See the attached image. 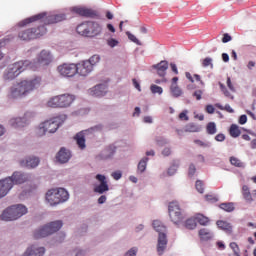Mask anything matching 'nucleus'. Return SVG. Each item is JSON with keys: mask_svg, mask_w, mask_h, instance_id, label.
Segmentation results:
<instances>
[{"mask_svg": "<svg viewBox=\"0 0 256 256\" xmlns=\"http://www.w3.org/2000/svg\"><path fill=\"white\" fill-rule=\"evenodd\" d=\"M57 70L62 77H75L77 75V64L64 63L58 66Z\"/></svg>", "mask_w": 256, "mask_h": 256, "instance_id": "12", "label": "nucleus"}, {"mask_svg": "<svg viewBox=\"0 0 256 256\" xmlns=\"http://www.w3.org/2000/svg\"><path fill=\"white\" fill-rule=\"evenodd\" d=\"M230 164L234 167L243 168L245 167V163H243L239 158L235 156L230 157Z\"/></svg>", "mask_w": 256, "mask_h": 256, "instance_id": "35", "label": "nucleus"}, {"mask_svg": "<svg viewBox=\"0 0 256 256\" xmlns=\"http://www.w3.org/2000/svg\"><path fill=\"white\" fill-rule=\"evenodd\" d=\"M177 169H179V164L177 165H172L169 169H168V175H175V173H177Z\"/></svg>", "mask_w": 256, "mask_h": 256, "instance_id": "50", "label": "nucleus"}, {"mask_svg": "<svg viewBox=\"0 0 256 256\" xmlns=\"http://www.w3.org/2000/svg\"><path fill=\"white\" fill-rule=\"evenodd\" d=\"M73 101H75V95L62 94L50 98L47 102V107H51L52 109H65L66 107H70Z\"/></svg>", "mask_w": 256, "mask_h": 256, "instance_id": "4", "label": "nucleus"}, {"mask_svg": "<svg viewBox=\"0 0 256 256\" xmlns=\"http://www.w3.org/2000/svg\"><path fill=\"white\" fill-rule=\"evenodd\" d=\"M27 68L33 69V64L29 63V61L16 62L7 68L3 77L6 81H13V79L19 77Z\"/></svg>", "mask_w": 256, "mask_h": 256, "instance_id": "3", "label": "nucleus"}, {"mask_svg": "<svg viewBox=\"0 0 256 256\" xmlns=\"http://www.w3.org/2000/svg\"><path fill=\"white\" fill-rule=\"evenodd\" d=\"M53 61V56L51 55V52L47 50H42L38 56L36 63L30 62L32 64V69H35V67H41L47 66Z\"/></svg>", "mask_w": 256, "mask_h": 256, "instance_id": "11", "label": "nucleus"}, {"mask_svg": "<svg viewBox=\"0 0 256 256\" xmlns=\"http://www.w3.org/2000/svg\"><path fill=\"white\" fill-rule=\"evenodd\" d=\"M11 213H12V219H14L16 221V219H19L20 217H22V213L17 212V209L15 208V206H11Z\"/></svg>", "mask_w": 256, "mask_h": 256, "instance_id": "46", "label": "nucleus"}, {"mask_svg": "<svg viewBox=\"0 0 256 256\" xmlns=\"http://www.w3.org/2000/svg\"><path fill=\"white\" fill-rule=\"evenodd\" d=\"M149 161V158L145 157L138 163V173L145 172V169H147V162Z\"/></svg>", "mask_w": 256, "mask_h": 256, "instance_id": "38", "label": "nucleus"}, {"mask_svg": "<svg viewBox=\"0 0 256 256\" xmlns=\"http://www.w3.org/2000/svg\"><path fill=\"white\" fill-rule=\"evenodd\" d=\"M99 61H101V57H99V55H93L89 60H86L87 63H90L92 69L95 67L96 63H99Z\"/></svg>", "mask_w": 256, "mask_h": 256, "instance_id": "40", "label": "nucleus"}, {"mask_svg": "<svg viewBox=\"0 0 256 256\" xmlns=\"http://www.w3.org/2000/svg\"><path fill=\"white\" fill-rule=\"evenodd\" d=\"M103 31V28L101 25L97 22H91L88 21V37H97L98 35H101V32Z\"/></svg>", "mask_w": 256, "mask_h": 256, "instance_id": "21", "label": "nucleus"}, {"mask_svg": "<svg viewBox=\"0 0 256 256\" xmlns=\"http://www.w3.org/2000/svg\"><path fill=\"white\" fill-rule=\"evenodd\" d=\"M185 227L186 229H195V227H197V221L195 220V218L187 219L185 222Z\"/></svg>", "mask_w": 256, "mask_h": 256, "instance_id": "39", "label": "nucleus"}, {"mask_svg": "<svg viewBox=\"0 0 256 256\" xmlns=\"http://www.w3.org/2000/svg\"><path fill=\"white\" fill-rule=\"evenodd\" d=\"M230 247L232 251H234L235 255L239 256V245H237L235 242H231Z\"/></svg>", "mask_w": 256, "mask_h": 256, "instance_id": "51", "label": "nucleus"}, {"mask_svg": "<svg viewBox=\"0 0 256 256\" xmlns=\"http://www.w3.org/2000/svg\"><path fill=\"white\" fill-rule=\"evenodd\" d=\"M220 209H223V211H227V213H231L232 211H235V204H233L232 202L222 203L220 204Z\"/></svg>", "mask_w": 256, "mask_h": 256, "instance_id": "36", "label": "nucleus"}, {"mask_svg": "<svg viewBox=\"0 0 256 256\" xmlns=\"http://www.w3.org/2000/svg\"><path fill=\"white\" fill-rule=\"evenodd\" d=\"M206 113H209V115H213V113H215V107H213V105H211V104L207 105Z\"/></svg>", "mask_w": 256, "mask_h": 256, "instance_id": "57", "label": "nucleus"}, {"mask_svg": "<svg viewBox=\"0 0 256 256\" xmlns=\"http://www.w3.org/2000/svg\"><path fill=\"white\" fill-rule=\"evenodd\" d=\"M91 95L94 97H103L107 93V85L99 84L90 90Z\"/></svg>", "mask_w": 256, "mask_h": 256, "instance_id": "23", "label": "nucleus"}, {"mask_svg": "<svg viewBox=\"0 0 256 256\" xmlns=\"http://www.w3.org/2000/svg\"><path fill=\"white\" fill-rule=\"evenodd\" d=\"M206 133L208 135H215L217 133V124L215 122H209L206 126Z\"/></svg>", "mask_w": 256, "mask_h": 256, "instance_id": "34", "label": "nucleus"}, {"mask_svg": "<svg viewBox=\"0 0 256 256\" xmlns=\"http://www.w3.org/2000/svg\"><path fill=\"white\" fill-rule=\"evenodd\" d=\"M71 13H75L80 17H90L95 19V17H99V13L93 9L81 7V6H74L70 8Z\"/></svg>", "mask_w": 256, "mask_h": 256, "instance_id": "13", "label": "nucleus"}, {"mask_svg": "<svg viewBox=\"0 0 256 256\" xmlns=\"http://www.w3.org/2000/svg\"><path fill=\"white\" fill-rule=\"evenodd\" d=\"M201 241H209L213 238V234L207 228H202L198 233Z\"/></svg>", "mask_w": 256, "mask_h": 256, "instance_id": "27", "label": "nucleus"}, {"mask_svg": "<svg viewBox=\"0 0 256 256\" xmlns=\"http://www.w3.org/2000/svg\"><path fill=\"white\" fill-rule=\"evenodd\" d=\"M87 135V130L78 132L74 136V140L76 141V144L78 145L79 149L83 150L87 145L85 144V136Z\"/></svg>", "mask_w": 256, "mask_h": 256, "instance_id": "24", "label": "nucleus"}, {"mask_svg": "<svg viewBox=\"0 0 256 256\" xmlns=\"http://www.w3.org/2000/svg\"><path fill=\"white\" fill-rule=\"evenodd\" d=\"M227 87L230 89V91H235V87L233 86V83L231 82V77L227 78Z\"/></svg>", "mask_w": 256, "mask_h": 256, "instance_id": "61", "label": "nucleus"}, {"mask_svg": "<svg viewBox=\"0 0 256 256\" xmlns=\"http://www.w3.org/2000/svg\"><path fill=\"white\" fill-rule=\"evenodd\" d=\"M216 225L219 227V229L226 231V233H231L233 231V226H231V224L227 221L218 220Z\"/></svg>", "mask_w": 256, "mask_h": 256, "instance_id": "28", "label": "nucleus"}, {"mask_svg": "<svg viewBox=\"0 0 256 256\" xmlns=\"http://www.w3.org/2000/svg\"><path fill=\"white\" fill-rule=\"evenodd\" d=\"M124 256H137V248L133 247Z\"/></svg>", "mask_w": 256, "mask_h": 256, "instance_id": "54", "label": "nucleus"}, {"mask_svg": "<svg viewBox=\"0 0 256 256\" xmlns=\"http://www.w3.org/2000/svg\"><path fill=\"white\" fill-rule=\"evenodd\" d=\"M179 119H181V121H189V116H187V110L179 114Z\"/></svg>", "mask_w": 256, "mask_h": 256, "instance_id": "56", "label": "nucleus"}, {"mask_svg": "<svg viewBox=\"0 0 256 256\" xmlns=\"http://www.w3.org/2000/svg\"><path fill=\"white\" fill-rule=\"evenodd\" d=\"M96 179L100 182V184L94 187V193L103 195V193L109 191V184H107V178L105 175L98 174L96 175Z\"/></svg>", "mask_w": 256, "mask_h": 256, "instance_id": "16", "label": "nucleus"}, {"mask_svg": "<svg viewBox=\"0 0 256 256\" xmlns=\"http://www.w3.org/2000/svg\"><path fill=\"white\" fill-rule=\"evenodd\" d=\"M63 227V222L58 220L54 222H50L46 224L39 230L34 232V239H43V237H49V235H53V233H57L59 229Z\"/></svg>", "mask_w": 256, "mask_h": 256, "instance_id": "8", "label": "nucleus"}, {"mask_svg": "<svg viewBox=\"0 0 256 256\" xmlns=\"http://www.w3.org/2000/svg\"><path fill=\"white\" fill-rule=\"evenodd\" d=\"M33 117V114L30 112H27L23 118H13L10 120V125L14 127L15 129H19L21 127H25V125H28L29 119Z\"/></svg>", "mask_w": 256, "mask_h": 256, "instance_id": "18", "label": "nucleus"}, {"mask_svg": "<svg viewBox=\"0 0 256 256\" xmlns=\"http://www.w3.org/2000/svg\"><path fill=\"white\" fill-rule=\"evenodd\" d=\"M220 89L221 91L224 93L225 97H230V99H233V96L231 95V92H229L227 90V88L225 87V85L220 83Z\"/></svg>", "mask_w": 256, "mask_h": 256, "instance_id": "48", "label": "nucleus"}, {"mask_svg": "<svg viewBox=\"0 0 256 256\" xmlns=\"http://www.w3.org/2000/svg\"><path fill=\"white\" fill-rule=\"evenodd\" d=\"M127 35L130 41H132L133 43H136V45H139V39H137L135 35L131 34V32H127Z\"/></svg>", "mask_w": 256, "mask_h": 256, "instance_id": "52", "label": "nucleus"}, {"mask_svg": "<svg viewBox=\"0 0 256 256\" xmlns=\"http://www.w3.org/2000/svg\"><path fill=\"white\" fill-rule=\"evenodd\" d=\"M17 213H22L23 215H26L27 213V207H25L24 205L18 204V205H14Z\"/></svg>", "mask_w": 256, "mask_h": 256, "instance_id": "44", "label": "nucleus"}, {"mask_svg": "<svg viewBox=\"0 0 256 256\" xmlns=\"http://www.w3.org/2000/svg\"><path fill=\"white\" fill-rule=\"evenodd\" d=\"M41 83H43L41 76H32L31 78L20 80L9 88L8 99L27 97V95H31L33 91H37V89L41 87Z\"/></svg>", "mask_w": 256, "mask_h": 256, "instance_id": "1", "label": "nucleus"}, {"mask_svg": "<svg viewBox=\"0 0 256 256\" xmlns=\"http://www.w3.org/2000/svg\"><path fill=\"white\" fill-rule=\"evenodd\" d=\"M153 228L159 233L157 244L158 255H163L165 249H167V227L161 221L154 220Z\"/></svg>", "mask_w": 256, "mask_h": 256, "instance_id": "5", "label": "nucleus"}, {"mask_svg": "<svg viewBox=\"0 0 256 256\" xmlns=\"http://www.w3.org/2000/svg\"><path fill=\"white\" fill-rule=\"evenodd\" d=\"M202 95H203V90H196L193 93V97H195L197 101H201Z\"/></svg>", "mask_w": 256, "mask_h": 256, "instance_id": "53", "label": "nucleus"}, {"mask_svg": "<svg viewBox=\"0 0 256 256\" xmlns=\"http://www.w3.org/2000/svg\"><path fill=\"white\" fill-rule=\"evenodd\" d=\"M185 133H199L201 127L195 123H189L184 127Z\"/></svg>", "mask_w": 256, "mask_h": 256, "instance_id": "29", "label": "nucleus"}, {"mask_svg": "<svg viewBox=\"0 0 256 256\" xmlns=\"http://www.w3.org/2000/svg\"><path fill=\"white\" fill-rule=\"evenodd\" d=\"M67 199H69V192L64 188L50 189L46 193V201L52 206L65 203Z\"/></svg>", "mask_w": 256, "mask_h": 256, "instance_id": "6", "label": "nucleus"}, {"mask_svg": "<svg viewBox=\"0 0 256 256\" xmlns=\"http://www.w3.org/2000/svg\"><path fill=\"white\" fill-rule=\"evenodd\" d=\"M225 140V134H223V133H220V134H217L216 136H215V141H218V142H223Z\"/></svg>", "mask_w": 256, "mask_h": 256, "instance_id": "58", "label": "nucleus"}, {"mask_svg": "<svg viewBox=\"0 0 256 256\" xmlns=\"http://www.w3.org/2000/svg\"><path fill=\"white\" fill-rule=\"evenodd\" d=\"M152 69H155L157 75L162 77V83H167V78H165L167 75V69H169V62L167 60H162L158 64L152 65Z\"/></svg>", "mask_w": 256, "mask_h": 256, "instance_id": "15", "label": "nucleus"}, {"mask_svg": "<svg viewBox=\"0 0 256 256\" xmlns=\"http://www.w3.org/2000/svg\"><path fill=\"white\" fill-rule=\"evenodd\" d=\"M242 195L248 203H253V197L251 196V191L249 190V186L244 185L242 187Z\"/></svg>", "mask_w": 256, "mask_h": 256, "instance_id": "31", "label": "nucleus"}, {"mask_svg": "<svg viewBox=\"0 0 256 256\" xmlns=\"http://www.w3.org/2000/svg\"><path fill=\"white\" fill-rule=\"evenodd\" d=\"M39 163V158L35 156H30L20 161L21 167H27V169H35V167L39 166Z\"/></svg>", "mask_w": 256, "mask_h": 256, "instance_id": "20", "label": "nucleus"}, {"mask_svg": "<svg viewBox=\"0 0 256 256\" xmlns=\"http://www.w3.org/2000/svg\"><path fill=\"white\" fill-rule=\"evenodd\" d=\"M229 133H230L231 137H234V139H235L241 135V129H239V126H237V124H232L230 126Z\"/></svg>", "mask_w": 256, "mask_h": 256, "instance_id": "32", "label": "nucleus"}, {"mask_svg": "<svg viewBox=\"0 0 256 256\" xmlns=\"http://www.w3.org/2000/svg\"><path fill=\"white\" fill-rule=\"evenodd\" d=\"M194 219L197 221V223H199V225L205 226L209 223V218L207 216H203L202 214L196 215Z\"/></svg>", "mask_w": 256, "mask_h": 256, "instance_id": "37", "label": "nucleus"}, {"mask_svg": "<svg viewBox=\"0 0 256 256\" xmlns=\"http://www.w3.org/2000/svg\"><path fill=\"white\" fill-rule=\"evenodd\" d=\"M150 90L154 94L158 93V95H161L163 93V88L155 84L151 85Z\"/></svg>", "mask_w": 256, "mask_h": 256, "instance_id": "45", "label": "nucleus"}, {"mask_svg": "<svg viewBox=\"0 0 256 256\" xmlns=\"http://www.w3.org/2000/svg\"><path fill=\"white\" fill-rule=\"evenodd\" d=\"M170 93L172 96L177 98V97H181L183 95V90H181V88H179L178 85H171Z\"/></svg>", "mask_w": 256, "mask_h": 256, "instance_id": "33", "label": "nucleus"}, {"mask_svg": "<svg viewBox=\"0 0 256 256\" xmlns=\"http://www.w3.org/2000/svg\"><path fill=\"white\" fill-rule=\"evenodd\" d=\"M77 34L82 37H89V22H83L76 28Z\"/></svg>", "mask_w": 256, "mask_h": 256, "instance_id": "26", "label": "nucleus"}, {"mask_svg": "<svg viewBox=\"0 0 256 256\" xmlns=\"http://www.w3.org/2000/svg\"><path fill=\"white\" fill-rule=\"evenodd\" d=\"M45 255V247H39L37 245L29 246L22 256H43Z\"/></svg>", "mask_w": 256, "mask_h": 256, "instance_id": "19", "label": "nucleus"}, {"mask_svg": "<svg viewBox=\"0 0 256 256\" xmlns=\"http://www.w3.org/2000/svg\"><path fill=\"white\" fill-rule=\"evenodd\" d=\"M170 67L175 75H179V70L177 69V65L175 63H170Z\"/></svg>", "mask_w": 256, "mask_h": 256, "instance_id": "63", "label": "nucleus"}, {"mask_svg": "<svg viewBox=\"0 0 256 256\" xmlns=\"http://www.w3.org/2000/svg\"><path fill=\"white\" fill-rule=\"evenodd\" d=\"M231 39H232L231 35L225 33L222 38V43H229V41H231Z\"/></svg>", "mask_w": 256, "mask_h": 256, "instance_id": "59", "label": "nucleus"}, {"mask_svg": "<svg viewBox=\"0 0 256 256\" xmlns=\"http://www.w3.org/2000/svg\"><path fill=\"white\" fill-rule=\"evenodd\" d=\"M5 179H9L11 181V189H13V185H21L23 183H27V181L31 179V175L22 172H14L11 177Z\"/></svg>", "mask_w": 256, "mask_h": 256, "instance_id": "14", "label": "nucleus"}, {"mask_svg": "<svg viewBox=\"0 0 256 256\" xmlns=\"http://www.w3.org/2000/svg\"><path fill=\"white\" fill-rule=\"evenodd\" d=\"M117 45H119V42L117 39L115 38H109L107 40V46L108 47H111L113 49V47H117Z\"/></svg>", "mask_w": 256, "mask_h": 256, "instance_id": "47", "label": "nucleus"}, {"mask_svg": "<svg viewBox=\"0 0 256 256\" xmlns=\"http://www.w3.org/2000/svg\"><path fill=\"white\" fill-rule=\"evenodd\" d=\"M169 217L172 223L178 225L181 223L183 219H185V214L181 211V207H179V203L171 202L168 206Z\"/></svg>", "mask_w": 256, "mask_h": 256, "instance_id": "9", "label": "nucleus"}, {"mask_svg": "<svg viewBox=\"0 0 256 256\" xmlns=\"http://www.w3.org/2000/svg\"><path fill=\"white\" fill-rule=\"evenodd\" d=\"M132 83H133L135 89H137L138 91H141V85L137 82V79L134 78L132 80Z\"/></svg>", "mask_w": 256, "mask_h": 256, "instance_id": "64", "label": "nucleus"}, {"mask_svg": "<svg viewBox=\"0 0 256 256\" xmlns=\"http://www.w3.org/2000/svg\"><path fill=\"white\" fill-rule=\"evenodd\" d=\"M216 107L220 109V111H227V113H235V110L231 108L229 104H226L225 106H222L221 104H216Z\"/></svg>", "mask_w": 256, "mask_h": 256, "instance_id": "41", "label": "nucleus"}, {"mask_svg": "<svg viewBox=\"0 0 256 256\" xmlns=\"http://www.w3.org/2000/svg\"><path fill=\"white\" fill-rule=\"evenodd\" d=\"M11 187L12 184L10 179L0 180V199H2V197H5V195H7L9 191H11Z\"/></svg>", "mask_w": 256, "mask_h": 256, "instance_id": "22", "label": "nucleus"}, {"mask_svg": "<svg viewBox=\"0 0 256 256\" xmlns=\"http://www.w3.org/2000/svg\"><path fill=\"white\" fill-rule=\"evenodd\" d=\"M47 33L45 26H38L37 28H28L20 30L18 33V39L21 41H32V39H39Z\"/></svg>", "mask_w": 256, "mask_h": 256, "instance_id": "7", "label": "nucleus"}, {"mask_svg": "<svg viewBox=\"0 0 256 256\" xmlns=\"http://www.w3.org/2000/svg\"><path fill=\"white\" fill-rule=\"evenodd\" d=\"M41 19H45L44 20L45 25H53V23H61V21H65V19H67V16L63 13L53 14L49 16H47V13H40V14L31 16L30 18H26L20 23V25L24 27V25H29V23H35V21H41Z\"/></svg>", "mask_w": 256, "mask_h": 256, "instance_id": "2", "label": "nucleus"}, {"mask_svg": "<svg viewBox=\"0 0 256 256\" xmlns=\"http://www.w3.org/2000/svg\"><path fill=\"white\" fill-rule=\"evenodd\" d=\"M56 159L59 163H67L69 159H71V152L67 151L65 148H62L58 152Z\"/></svg>", "mask_w": 256, "mask_h": 256, "instance_id": "25", "label": "nucleus"}, {"mask_svg": "<svg viewBox=\"0 0 256 256\" xmlns=\"http://www.w3.org/2000/svg\"><path fill=\"white\" fill-rule=\"evenodd\" d=\"M59 129V121L52 119L47 120L44 123L40 124L37 129V135L43 137L46 133H55Z\"/></svg>", "mask_w": 256, "mask_h": 256, "instance_id": "10", "label": "nucleus"}, {"mask_svg": "<svg viewBox=\"0 0 256 256\" xmlns=\"http://www.w3.org/2000/svg\"><path fill=\"white\" fill-rule=\"evenodd\" d=\"M197 173V168L195 167L194 164H190L189 169H188V175L189 177H193Z\"/></svg>", "mask_w": 256, "mask_h": 256, "instance_id": "49", "label": "nucleus"}, {"mask_svg": "<svg viewBox=\"0 0 256 256\" xmlns=\"http://www.w3.org/2000/svg\"><path fill=\"white\" fill-rule=\"evenodd\" d=\"M112 177H113V179H115L116 181H119V179H121V177H122V174H121L120 171H116V172L112 173Z\"/></svg>", "mask_w": 256, "mask_h": 256, "instance_id": "60", "label": "nucleus"}, {"mask_svg": "<svg viewBox=\"0 0 256 256\" xmlns=\"http://www.w3.org/2000/svg\"><path fill=\"white\" fill-rule=\"evenodd\" d=\"M204 187H205V184H203V181L201 180L196 181L195 188L198 191V193H201V194L205 193Z\"/></svg>", "mask_w": 256, "mask_h": 256, "instance_id": "43", "label": "nucleus"}, {"mask_svg": "<svg viewBox=\"0 0 256 256\" xmlns=\"http://www.w3.org/2000/svg\"><path fill=\"white\" fill-rule=\"evenodd\" d=\"M91 71H93L91 62H87V60L76 64V74L81 75V77H87Z\"/></svg>", "mask_w": 256, "mask_h": 256, "instance_id": "17", "label": "nucleus"}, {"mask_svg": "<svg viewBox=\"0 0 256 256\" xmlns=\"http://www.w3.org/2000/svg\"><path fill=\"white\" fill-rule=\"evenodd\" d=\"M11 207L7 208L6 210L3 211V213L0 216V219L2 221H15V218L13 217V213H11Z\"/></svg>", "mask_w": 256, "mask_h": 256, "instance_id": "30", "label": "nucleus"}, {"mask_svg": "<svg viewBox=\"0 0 256 256\" xmlns=\"http://www.w3.org/2000/svg\"><path fill=\"white\" fill-rule=\"evenodd\" d=\"M202 67H210V69H213V58L206 57L202 60Z\"/></svg>", "mask_w": 256, "mask_h": 256, "instance_id": "42", "label": "nucleus"}, {"mask_svg": "<svg viewBox=\"0 0 256 256\" xmlns=\"http://www.w3.org/2000/svg\"><path fill=\"white\" fill-rule=\"evenodd\" d=\"M245 123H247V115H241L239 118V124L245 125Z\"/></svg>", "mask_w": 256, "mask_h": 256, "instance_id": "62", "label": "nucleus"}, {"mask_svg": "<svg viewBox=\"0 0 256 256\" xmlns=\"http://www.w3.org/2000/svg\"><path fill=\"white\" fill-rule=\"evenodd\" d=\"M205 199H206V201H210L211 203H217V197H215L211 194L205 195Z\"/></svg>", "mask_w": 256, "mask_h": 256, "instance_id": "55", "label": "nucleus"}]
</instances>
